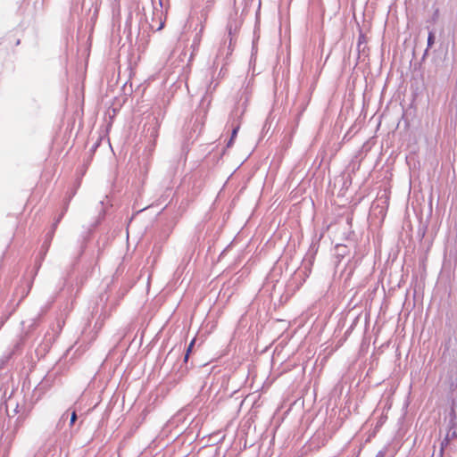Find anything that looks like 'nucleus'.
Instances as JSON below:
<instances>
[{"label":"nucleus","mask_w":457,"mask_h":457,"mask_svg":"<svg viewBox=\"0 0 457 457\" xmlns=\"http://www.w3.org/2000/svg\"><path fill=\"white\" fill-rule=\"evenodd\" d=\"M454 439H457V420L448 421L446 436L441 443V455L443 453V450L449 446L451 441Z\"/></svg>","instance_id":"1"},{"label":"nucleus","mask_w":457,"mask_h":457,"mask_svg":"<svg viewBox=\"0 0 457 457\" xmlns=\"http://www.w3.org/2000/svg\"><path fill=\"white\" fill-rule=\"evenodd\" d=\"M314 258H315V254L314 253H307V254L304 256L303 262H302V266H301V270L304 272V274L306 276H308V274L311 272L312 270V266L313 264V262H314Z\"/></svg>","instance_id":"2"},{"label":"nucleus","mask_w":457,"mask_h":457,"mask_svg":"<svg viewBox=\"0 0 457 457\" xmlns=\"http://www.w3.org/2000/svg\"><path fill=\"white\" fill-rule=\"evenodd\" d=\"M37 325V319H30L21 322L22 331L28 335L29 332Z\"/></svg>","instance_id":"3"},{"label":"nucleus","mask_w":457,"mask_h":457,"mask_svg":"<svg viewBox=\"0 0 457 457\" xmlns=\"http://www.w3.org/2000/svg\"><path fill=\"white\" fill-rule=\"evenodd\" d=\"M202 31H203V29H201L200 31L197 32L194 37V40H193V43L191 46V47L193 48V52L190 55V60L193 58L195 52H196L199 48V45H200L201 37H202Z\"/></svg>","instance_id":"4"},{"label":"nucleus","mask_w":457,"mask_h":457,"mask_svg":"<svg viewBox=\"0 0 457 457\" xmlns=\"http://www.w3.org/2000/svg\"><path fill=\"white\" fill-rule=\"evenodd\" d=\"M449 420H457V398L453 400Z\"/></svg>","instance_id":"5"},{"label":"nucleus","mask_w":457,"mask_h":457,"mask_svg":"<svg viewBox=\"0 0 457 457\" xmlns=\"http://www.w3.org/2000/svg\"><path fill=\"white\" fill-rule=\"evenodd\" d=\"M239 127H240V125H239V123H238V124H237V125L233 128L232 132H231V137H230V138H229V140H228V144H227V146H228V147H230V146H231V145H232V143H233L234 138H235V137H237V132H238V130H239Z\"/></svg>","instance_id":"6"},{"label":"nucleus","mask_w":457,"mask_h":457,"mask_svg":"<svg viewBox=\"0 0 457 457\" xmlns=\"http://www.w3.org/2000/svg\"><path fill=\"white\" fill-rule=\"evenodd\" d=\"M435 38L436 37H435L434 32L433 31H429L428 32V47H427V49L425 51V54L428 53V49L434 45Z\"/></svg>","instance_id":"7"},{"label":"nucleus","mask_w":457,"mask_h":457,"mask_svg":"<svg viewBox=\"0 0 457 457\" xmlns=\"http://www.w3.org/2000/svg\"><path fill=\"white\" fill-rule=\"evenodd\" d=\"M48 450L47 447H42L36 453L34 457H46Z\"/></svg>","instance_id":"8"},{"label":"nucleus","mask_w":457,"mask_h":457,"mask_svg":"<svg viewBox=\"0 0 457 457\" xmlns=\"http://www.w3.org/2000/svg\"><path fill=\"white\" fill-rule=\"evenodd\" d=\"M194 344H195V340L191 341V343L189 344V345H188V347H187V353H186L185 357H184V361H185V362H187V359H188V357H189V353H190V352H191V349H192V347H193Z\"/></svg>","instance_id":"9"},{"label":"nucleus","mask_w":457,"mask_h":457,"mask_svg":"<svg viewBox=\"0 0 457 457\" xmlns=\"http://www.w3.org/2000/svg\"><path fill=\"white\" fill-rule=\"evenodd\" d=\"M366 42V38H365V36L363 34H360L359 35V38H358V48L360 49L361 48V46L362 44H364Z\"/></svg>","instance_id":"10"},{"label":"nucleus","mask_w":457,"mask_h":457,"mask_svg":"<svg viewBox=\"0 0 457 457\" xmlns=\"http://www.w3.org/2000/svg\"><path fill=\"white\" fill-rule=\"evenodd\" d=\"M245 1V6L243 9V12H247L249 7L252 5L254 0H244Z\"/></svg>","instance_id":"11"},{"label":"nucleus","mask_w":457,"mask_h":457,"mask_svg":"<svg viewBox=\"0 0 457 457\" xmlns=\"http://www.w3.org/2000/svg\"><path fill=\"white\" fill-rule=\"evenodd\" d=\"M76 420H77V413L75 411H73L71 415V420H70L71 425H73Z\"/></svg>","instance_id":"12"},{"label":"nucleus","mask_w":457,"mask_h":457,"mask_svg":"<svg viewBox=\"0 0 457 457\" xmlns=\"http://www.w3.org/2000/svg\"><path fill=\"white\" fill-rule=\"evenodd\" d=\"M386 449H383V450H380L375 457H386Z\"/></svg>","instance_id":"13"},{"label":"nucleus","mask_w":457,"mask_h":457,"mask_svg":"<svg viewBox=\"0 0 457 457\" xmlns=\"http://www.w3.org/2000/svg\"><path fill=\"white\" fill-rule=\"evenodd\" d=\"M108 317V313L106 312H103L99 318H102V322Z\"/></svg>","instance_id":"14"},{"label":"nucleus","mask_w":457,"mask_h":457,"mask_svg":"<svg viewBox=\"0 0 457 457\" xmlns=\"http://www.w3.org/2000/svg\"><path fill=\"white\" fill-rule=\"evenodd\" d=\"M54 230H51V231L47 234V236H46V237H47V238H48L49 240H51V239L53 238V237H54Z\"/></svg>","instance_id":"15"},{"label":"nucleus","mask_w":457,"mask_h":457,"mask_svg":"<svg viewBox=\"0 0 457 457\" xmlns=\"http://www.w3.org/2000/svg\"><path fill=\"white\" fill-rule=\"evenodd\" d=\"M86 245L85 243H83V245H81V248H80V251H79V255L82 254L83 251H84V248H85Z\"/></svg>","instance_id":"16"},{"label":"nucleus","mask_w":457,"mask_h":457,"mask_svg":"<svg viewBox=\"0 0 457 457\" xmlns=\"http://www.w3.org/2000/svg\"><path fill=\"white\" fill-rule=\"evenodd\" d=\"M57 225H58V222H57V221H54V223L53 224L52 230H55V229H56V228H57Z\"/></svg>","instance_id":"17"},{"label":"nucleus","mask_w":457,"mask_h":457,"mask_svg":"<svg viewBox=\"0 0 457 457\" xmlns=\"http://www.w3.org/2000/svg\"><path fill=\"white\" fill-rule=\"evenodd\" d=\"M63 213H64V212H62V214H61V215L56 219V220H55V221H57V222L59 223V222H60V220H62V216H63Z\"/></svg>","instance_id":"18"},{"label":"nucleus","mask_w":457,"mask_h":457,"mask_svg":"<svg viewBox=\"0 0 457 457\" xmlns=\"http://www.w3.org/2000/svg\"><path fill=\"white\" fill-rule=\"evenodd\" d=\"M228 29L229 35H231L232 34V27H231V25H228Z\"/></svg>","instance_id":"19"},{"label":"nucleus","mask_w":457,"mask_h":457,"mask_svg":"<svg viewBox=\"0 0 457 457\" xmlns=\"http://www.w3.org/2000/svg\"><path fill=\"white\" fill-rule=\"evenodd\" d=\"M162 28H163V22H162V23L160 24V26L158 27V29H158V30H160V29H162Z\"/></svg>","instance_id":"20"},{"label":"nucleus","mask_w":457,"mask_h":457,"mask_svg":"<svg viewBox=\"0 0 457 457\" xmlns=\"http://www.w3.org/2000/svg\"><path fill=\"white\" fill-rule=\"evenodd\" d=\"M235 115H237V111H233V112H231V116H235Z\"/></svg>","instance_id":"21"},{"label":"nucleus","mask_w":457,"mask_h":457,"mask_svg":"<svg viewBox=\"0 0 457 457\" xmlns=\"http://www.w3.org/2000/svg\"><path fill=\"white\" fill-rule=\"evenodd\" d=\"M261 7V1H259V4H258V10L260 9Z\"/></svg>","instance_id":"22"},{"label":"nucleus","mask_w":457,"mask_h":457,"mask_svg":"<svg viewBox=\"0 0 457 457\" xmlns=\"http://www.w3.org/2000/svg\"><path fill=\"white\" fill-rule=\"evenodd\" d=\"M50 457H53V455H51Z\"/></svg>","instance_id":"23"}]
</instances>
